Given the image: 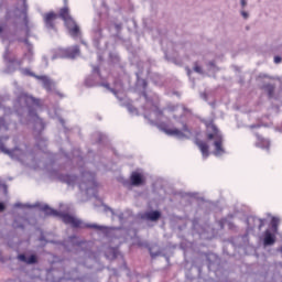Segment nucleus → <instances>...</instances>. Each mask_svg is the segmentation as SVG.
I'll use <instances>...</instances> for the list:
<instances>
[{
	"instance_id": "1",
	"label": "nucleus",
	"mask_w": 282,
	"mask_h": 282,
	"mask_svg": "<svg viewBox=\"0 0 282 282\" xmlns=\"http://www.w3.org/2000/svg\"><path fill=\"white\" fill-rule=\"evenodd\" d=\"M142 96L145 98V105L143 107L145 112L143 116L151 124H156L161 131L166 133V135H174V138H177L178 140L188 139L191 129H188L186 123L183 124L182 130L177 128H169V124L160 121L164 118V110L160 109V101H153V99L147 95V90L142 91Z\"/></svg>"
},
{
	"instance_id": "2",
	"label": "nucleus",
	"mask_w": 282,
	"mask_h": 282,
	"mask_svg": "<svg viewBox=\"0 0 282 282\" xmlns=\"http://www.w3.org/2000/svg\"><path fill=\"white\" fill-rule=\"evenodd\" d=\"M43 107L41 99L25 93L21 91L17 95L15 100L13 101V111L17 116H23L29 110V117L34 120V129L43 131L45 129V122L36 113V109Z\"/></svg>"
},
{
	"instance_id": "3",
	"label": "nucleus",
	"mask_w": 282,
	"mask_h": 282,
	"mask_svg": "<svg viewBox=\"0 0 282 282\" xmlns=\"http://www.w3.org/2000/svg\"><path fill=\"white\" fill-rule=\"evenodd\" d=\"M41 210H43V213H45V215H47V217H58L59 219H62V221L64 224H66L67 226H72V228H89V229L99 230V231L107 230V227L101 226V225L84 224L83 220H80L69 214L58 212V210L50 207V205H43L41 207Z\"/></svg>"
},
{
	"instance_id": "4",
	"label": "nucleus",
	"mask_w": 282,
	"mask_h": 282,
	"mask_svg": "<svg viewBox=\"0 0 282 282\" xmlns=\"http://www.w3.org/2000/svg\"><path fill=\"white\" fill-rule=\"evenodd\" d=\"M206 139L207 142H212V145L214 147V155H226V148H224V134L215 126L213 121L206 123Z\"/></svg>"
},
{
	"instance_id": "5",
	"label": "nucleus",
	"mask_w": 282,
	"mask_h": 282,
	"mask_svg": "<svg viewBox=\"0 0 282 282\" xmlns=\"http://www.w3.org/2000/svg\"><path fill=\"white\" fill-rule=\"evenodd\" d=\"M57 17L58 19H62V21H64V25L67 29L68 34L69 36H72V39H78V36H80V26H78L76 20L72 18V14L69 13V7H64L59 9Z\"/></svg>"
},
{
	"instance_id": "6",
	"label": "nucleus",
	"mask_w": 282,
	"mask_h": 282,
	"mask_svg": "<svg viewBox=\"0 0 282 282\" xmlns=\"http://www.w3.org/2000/svg\"><path fill=\"white\" fill-rule=\"evenodd\" d=\"M7 140H10V137H0V151L4 153V155H9L11 160H21L23 158V150L19 148V138L13 139V144L15 145L13 149L6 148Z\"/></svg>"
},
{
	"instance_id": "7",
	"label": "nucleus",
	"mask_w": 282,
	"mask_h": 282,
	"mask_svg": "<svg viewBox=\"0 0 282 282\" xmlns=\"http://www.w3.org/2000/svg\"><path fill=\"white\" fill-rule=\"evenodd\" d=\"M100 78V80H102V75L100 74V67L99 66H93V74L89 75L88 77L85 78L84 80V85L86 87H105L106 89H108V91H111V94L117 95L118 90L111 88V86L109 85V83H97L96 82V75Z\"/></svg>"
},
{
	"instance_id": "8",
	"label": "nucleus",
	"mask_w": 282,
	"mask_h": 282,
	"mask_svg": "<svg viewBox=\"0 0 282 282\" xmlns=\"http://www.w3.org/2000/svg\"><path fill=\"white\" fill-rule=\"evenodd\" d=\"M80 54V46L75 45L68 48H57L52 56V61H56V58H75Z\"/></svg>"
},
{
	"instance_id": "9",
	"label": "nucleus",
	"mask_w": 282,
	"mask_h": 282,
	"mask_svg": "<svg viewBox=\"0 0 282 282\" xmlns=\"http://www.w3.org/2000/svg\"><path fill=\"white\" fill-rule=\"evenodd\" d=\"M79 189L89 192L91 186H98L96 183V173L94 172H84L82 173V182L78 183Z\"/></svg>"
},
{
	"instance_id": "10",
	"label": "nucleus",
	"mask_w": 282,
	"mask_h": 282,
	"mask_svg": "<svg viewBox=\"0 0 282 282\" xmlns=\"http://www.w3.org/2000/svg\"><path fill=\"white\" fill-rule=\"evenodd\" d=\"M36 80H41L43 89L47 91V94H55L56 96H59V98H63V94L56 89V83L48 78L45 75L35 76Z\"/></svg>"
},
{
	"instance_id": "11",
	"label": "nucleus",
	"mask_w": 282,
	"mask_h": 282,
	"mask_svg": "<svg viewBox=\"0 0 282 282\" xmlns=\"http://www.w3.org/2000/svg\"><path fill=\"white\" fill-rule=\"evenodd\" d=\"M56 19L58 13L51 11L43 14V21L46 30H56Z\"/></svg>"
},
{
	"instance_id": "12",
	"label": "nucleus",
	"mask_w": 282,
	"mask_h": 282,
	"mask_svg": "<svg viewBox=\"0 0 282 282\" xmlns=\"http://www.w3.org/2000/svg\"><path fill=\"white\" fill-rule=\"evenodd\" d=\"M144 184V177L138 172H132L130 181H124V186H142Z\"/></svg>"
},
{
	"instance_id": "13",
	"label": "nucleus",
	"mask_w": 282,
	"mask_h": 282,
	"mask_svg": "<svg viewBox=\"0 0 282 282\" xmlns=\"http://www.w3.org/2000/svg\"><path fill=\"white\" fill-rule=\"evenodd\" d=\"M116 98H118V100L121 102V107H126L129 111V113H132L134 116H138V108H135L133 106V104L131 102V100L127 99V98H120V96H118V93L115 95Z\"/></svg>"
},
{
	"instance_id": "14",
	"label": "nucleus",
	"mask_w": 282,
	"mask_h": 282,
	"mask_svg": "<svg viewBox=\"0 0 282 282\" xmlns=\"http://www.w3.org/2000/svg\"><path fill=\"white\" fill-rule=\"evenodd\" d=\"M195 144H196V147H198L203 159L208 160V156L210 155V151H209L210 147H208V143H206V141L197 139L195 141Z\"/></svg>"
},
{
	"instance_id": "15",
	"label": "nucleus",
	"mask_w": 282,
	"mask_h": 282,
	"mask_svg": "<svg viewBox=\"0 0 282 282\" xmlns=\"http://www.w3.org/2000/svg\"><path fill=\"white\" fill-rule=\"evenodd\" d=\"M57 180L59 182H63V184H67L68 186H74V184H76V182H78V176L69 175V174H59L57 176Z\"/></svg>"
},
{
	"instance_id": "16",
	"label": "nucleus",
	"mask_w": 282,
	"mask_h": 282,
	"mask_svg": "<svg viewBox=\"0 0 282 282\" xmlns=\"http://www.w3.org/2000/svg\"><path fill=\"white\" fill-rule=\"evenodd\" d=\"M263 243L264 246H274V243H276V234H274L270 229H267L264 231Z\"/></svg>"
},
{
	"instance_id": "17",
	"label": "nucleus",
	"mask_w": 282,
	"mask_h": 282,
	"mask_svg": "<svg viewBox=\"0 0 282 282\" xmlns=\"http://www.w3.org/2000/svg\"><path fill=\"white\" fill-rule=\"evenodd\" d=\"M18 41L26 45L28 53L24 54V56L29 58V61H32V56H34V46L30 43V40L26 37L24 40L19 39Z\"/></svg>"
},
{
	"instance_id": "18",
	"label": "nucleus",
	"mask_w": 282,
	"mask_h": 282,
	"mask_svg": "<svg viewBox=\"0 0 282 282\" xmlns=\"http://www.w3.org/2000/svg\"><path fill=\"white\" fill-rule=\"evenodd\" d=\"M18 259L28 265H34V263H39V258L35 254H32L28 258L25 254L21 253L18 256Z\"/></svg>"
},
{
	"instance_id": "19",
	"label": "nucleus",
	"mask_w": 282,
	"mask_h": 282,
	"mask_svg": "<svg viewBox=\"0 0 282 282\" xmlns=\"http://www.w3.org/2000/svg\"><path fill=\"white\" fill-rule=\"evenodd\" d=\"M162 217V213L158 210L147 212L142 215V219H147L148 221H158Z\"/></svg>"
},
{
	"instance_id": "20",
	"label": "nucleus",
	"mask_w": 282,
	"mask_h": 282,
	"mask_svg": "<svg viewBox=\"0 0 282 282\" xmlns=\"http://www.w3.org/2000/svg\"><path fill=\"white\" fill-rule=\"evenodd\" d=\"M256 138L258 140L257 147H260V149H270V141L267 139H263V137L256 134Z\"/></svg>"
},
{
	"instance_id": "21",
	"label": "nucleus",
	"mask_w": 282,
	"mask_h": 282,
	"mask_svg": "<svg viewBox=\"0 0 282 282\" xmlns=\"http://www.w3.org/2000/svg\"><path fill=\"white\" fill-rule=\"evenodd\" d=\"M118 254H120V251H118L117 248L110 247L106 251V257L110 259V261H113V259H118Z\"/></svg>"
},
{
	"instance_id": "22",
	"label": "nucleus",
	"mask_w": 282,
	"mask_h": 282,
	"mask_svg": "<svg viewBox=\"0 0 282 282\" xmlns=\"http://www.w3.org/2000/svg\"><path fill=\"white\" fill-rule=\"evenodd\" d=\"M262 89H264V91H267L268 94V98H274V90L276 89V86L272 85V84H265Z\"/></svg>"
},
{
	"instance_id": "23",
	"label": "nucleus",
	"mask_w": 282,
	"mask_h": 282,
	"mask_svg": "<svg viewBox=\"0 0 282 282\" xmlns=\"http://www.w3.org/2000/svg\"><path fill=\"white\" fill-rule=\"evenodd\" d=\"M250 221H253V224H257L258 230H261V228H263L265 226V219H261L258 217H251V218H248V224H250Z\"/></svg>"
},
{
	"instance_id": "24",
	"label": "nucleus",
	"mask_w": 282,
	"mask_h": 282,
	"mask_svg": "<svg viewBox=\"0 0 282 282\" xmlns=\"http://www.w3.org/2000/svg\"><path fill=\"white\" fill-rule=\"evenodd\" d=\"M280 221H281V219H279V217L271 218V230H272V232H274V235H278V232H279Z\"/></svg>"
},
{
	"instance_id": "25",
	"label": "nucleus",
	"mask_w": 282,
	"mask_h": 282,
	"mask_svg": "<svg viewBox=\"0 0 282 282\" xmlns=\"http://www.w3.org/2000/svg\"><path fill=\"white\" fill-rule=\"evenodd\" d=\"M10 123L6 121V117H0V131H8Z\"/></svg>"
},
{
	"instance_id": "26",
	"label": "nucleus",
	"mask_w": 282,
	"mask_h": 282,
	"mask_svg": "<svg viewBox=\"0 0 282 282\" xmlns=\"http://www.w3.org/2000/svg\"><path fill=\"white\" fill-rule=\"evenodd\" d=\"M8 61L11 65H17L18 67H21V65H23V59L9 58Z\"/></svg>"
},
{
	"instance_id": "27",
	"label": "nucleus",
	"mask_w": 282,
	"mask_h": 282,
	"mask_svg": "<svg viewBox=\"0 0 282 282\" xmlns=\"http://www.w3.org/2000/svg\"><path fill=\"white\" fill-rule=\"evenodd\" d=\"M36 147L43 150V147H47V139H40L37 140Z\"/></svg>"
},
{
	"instance_id": "28",
	"label": "nucleus",
	"mask_w": 282,
	"mask_h": 282,
	"mask_svg": "<svg viewBox=\"0 0 282 282\" xmlns=\"http://www.w3.org/2000/svg\"><path fill=\"white\" fill-rule=\"evenodd\" d=\"M22 74H24V76H32L33 78H36V76H40L32 73L29 68H22Z\"/></svg>"
},
{
	"instance_id": "29",
	"label": "nucleus",
	"mask_w": 282,
	"mask_h": 282,
	"mask_svg": "<svg viewBox=\"0 0 282 282\" xmlns=\"http://www.w3.org/2000/svg\"><path fill=\"white\" fill-rule=\"evenodd\" d=\"M194 72H196V74H204L202 66H199L197 63L194 65Z\"/></svg>"
},
{
	"instance_id": "30",
	"label": "nucleus",
	"mask_w": 282,
	"mask_h": 282,
	"mask_svg": "<svg viewBox=\"0 0 282 282\" xmlns=\"http://www.w3.org/2000/svg\"><path fill=\"white\" fill-rule=\"evenodd\" d=\"M13 228H21L23 230V228H25V226L23 224H19V220H14L13 221Z\"/></svg>"
},
{
	"instance_id": "31",
	"label": "nucleus",
	"mask_w": 282,
	"mask_h": 282,
	"mask_svg": "<svg viewBox=\"0 0 282 282\" xmlns=\"http://www.w3.org/2000/svg\"><path fill=\"white\" fill-rule=\"evenodd\" d=\"M115 30L118 34L122 32V23H115Z\"/></svg>"
},
{
	"instance_id": "32",
	"label": "nucleus",
	"mask_w": 282,
	"mask_h": 282,
	"mask_svg": "<svg viewBox=\"0 0 282 282\" xmlns=\"http://www.w3.org/2000/svg\"><path fill=\"white\" fill-rule=\"evenodd\" d=\"M218 224H219L220 228L224 229V226H226V224H228V219L223 218V219H220V220L218 221Z\"/></svg>"
},
{
	"instance_id": "33",
	"label": "nucleus",
	"mask_w": 282,
	"mask_h": 282,
	"mask_svg": "<svg viewBox=\"0 0 282 282\" xmlns=\"http://www.w3.org/2000/svg\"><path fill=\"white\" fill-rule=\"evenodd\" d=\"M227 225H228L229 230H235V228H237V226H235V224L232 221L227 223Z\"/></svg>"
},
{
	"instance_id": "34",
	"label": "nucleus",
	"mask_w": 282,
	"mask_h": 282,
	"mask_svg": "<svg viewBox=\"0 0 282 282\" xmlns=\"http://www.w3.org/2000/svg\"><path fill=\"white\" fill-rule=\"evenodd\" d=\"M22 3H23V11L24 12H28V0H22Z\"/></svg>"
},
{
	"instance_id": "35",
	"label": "nucleus",
	"mask_w": 282,
	"mask_h": 282,
	"mask_svg": "<svg viewBox=\"0 0 282 282\" xmlns=\"http://www.w3.org/2000/svg\"><path fill=\"white\" fill-rule=\"evenodd\" d=\"M281 61H282L281 56H275V57H274V63H275L276 65H279V63H281Z\"/></svg>"
},
{
	"instance_id": "36",
	"label": "nucleus",
	"mask_w": 282,
	"mask_h": 282,
	"mask_svg": "<svg viewBox=\"0 0 282 282\" xmlns=\"http://www.w3.org/2000/svg\"><path fill=\"white\" fill-rule=\"evenodd\" d=\"M141 83H142L143 89H147V87H148V85H149V84L147 83V79H142Z\"/></svg>"
},
{
	"instance_id": "37",
	"label": "nucleus",
	"mask_w": 282,
	"mask_h": 282,
	"mask_svg": "<svg viewBox=\"0 0 282 282\" xmlns=\"http://www.w3.org/2000/svg\"><path fill=\"white\" fill-rule=\"evenodd\" d=\"M6 210V205L3 203H0V213H3Z\"/></svg>"
},
{
	"instance_id": "38",
	"label": "nucleus",
	"mask_w": 282,
	"mask_h": 282,
	"mask_svg": "<svg viewBox=\"0 0 282 282\" xmlns=\"http://www.w3.org/2000/svg\"><path fill=\"white\" fill-rule=\"evenodd\" d=\"M87 243V241H79L76 243V246L80 247V246H85Z\"/></svg>"
},
{
	"instance_id": "39",
	"label": "nucleus",
	"mask_w": 282,
	"mask_h": 282,
	"mask_svg": "<svg viewBox=\"0 0 282 282\" xmlns=\"http://www.w3.org/2000/svg\"><path fill=\"white\" fill-rule=\"evenodd\" d=\"M241 14H242L243 19H248V12L241 11Z\"/></svg>"
},
{
	"instance_id": "40",
	"label": "nucleus",
	"mask_w": 282,
	"mask_h": 282,
	"mask_svg": "<svg viewBox=\"0 0 282 282\" xmlns=\"http://www.w3.org/2000/svg\"><path fill=\"white\" fill-rule=\"evenodd\" d=\"M240 3H241V7H242V8H246V6H247L246 0H241Z\"/></svg>"
},
{
	"instance_id": "41",
	"label": "nucleus",
	"mask_w": 282,
	"mask_h": 282,
	"mask_svg": "<svg viewBox=\"0 0 282 282\" xmlns=\"http://www.w3.org/2000/svg\"><path fill=\"white\" fill-rule=\"evenodd\" d=\"M96 33L99 34V36H102V29H98Z\"/></svg>"
},
{
	"instance_id": "42",
	"label": "nucleus",
	"mask_w": 282,
	"mask_h": 282,
	"mask_svg": "<svg viewBox=\"0 0 282 282\" xmlns=\"http://www.w3.org/2000/svg\"><path fill=\"white\" fill-rule=\"evenodd\" d=\"M23 205L21 203L15 204V208H22Z\"/></svg>"
},
{
	"instance_id": "43",
	"label": "nucleus",
	"mask_w": 282,
	"mask_h": 282,
	"mask_svg": "<svg viewBox=\"0 0 282 282\" xmlns=\"http://www.w3.org/2000/svg\"><path fill=\"white\" fill-rule=\"evenodd\" d=\"M152 259H155V257H158V253H153V252H150Z\"/></svg>"
},
{
	"instance_id": "44",
	"label": "nucleus",
	"mask_w": 282,
	"mask_h": 282,
	"mask_svg": "<svg viewBox=\"0 0 282 282\" xmlns=\"http://www.w3.org/2000/svg\"><path fill=\"white\" fill-rule=\"evenodd\" d=\"M102 138H104V135L99 134V142H102Z\"/></svg>"
},
{
	"instance_id": "45",
	"label": "nucleus",
	"mask_w": 282,
	"mask_h": 282,
	"mask_svg": "<svg viewBox=\"0 0 282 282\" xmlns=\"http://www.w3.org/2000/svg\"><path fill=\"white\" fill-rule=\"evenodd\" d=\"M3 33V26L0 25V34Z\"/></svg>"
},
{
	"instance_id": "46",
	"label": "nucleus",
	"mask_w": 282,
	"mask_h": 282,
	"mask_svg": "<svg viewBox=\"0 0 282 282\" xmlns=\"http://www.w3.org/2000/svg\"><path fill=\"white\" fill-rule=\"evenodd\" d=\"M278 252H281V253H282V247H280V248L278 249Z\"/></svg>"
},
{
	"instance_id": "47",
	"label": "nucleus",
	"mask_w": 282,
	"mask_h": 282,
	"mask_svg": "<svg viewBox=\"0 0 282 282\" xmlns=\"http://www.w3.org/2000/svg\"><path fill=\"white\" fill-rule=\"evenodd\" d=\"M108 210H110V213H113V209H111L110 207H108Z\"/></svg>"
},
{
	"instance_id": "48",
	"label": "nucleus",
	"mask_w": 282,
	"mask_h": 282,
	"mask_svg": "<svg viewBox=\"0 0 282 282\" xmlns=\"http://www.w3.org/2000/svg\"><path fill=\"white\" fill-rule=\"evenodd\" d=\"M4 61H8V55H4Z\"/></svg>"
},
{
	"instance_id": "49",
	"label": "nucleus",
	"mask_w": 282,
	"mask_h": 282,
	"mask_svg": "<svg viewBox=\"0 0 282 282\" xmlns=\"http://www.w3.org/2000/svg\"><path fill=\"white\" fill-rule=\"evenodd\" d=\"M61 122H62V124H65V121L63 119H61Z\"/></svg>"
},
{
	"instance_id": "50",
	"label": "nucleus",
	"mask_w": 282,
	"mask_h": 282,
	"mask_svg": "<svg viewBox=\"0 0 282 282\" xmlns=\"http://www.w3.org/2000/svg\"><path fill=\"white\" fill-rule=\"evenodd\" d=\"M257 126H250V129H254Z\"/></svg>"
},
{
	"instance_id": "51",
	"label": "nucleus",
	"mask_w": 282,
	"mask_h": 282,
	"mask_svg": "<svg viewBox=\"0 0 282 282\" xmlns=\"http://www.w3.org/2000/svg\"><path fill=\"white\" fill-rule=\"evenodd\" d=\"M171 109V111H175V108H170Z\"/></svg>"
},
{
	"instance_id": "52",
	"label": "nucleus",
	"mask_w": 282,
	"mask_h": 282,
	"mask_svg": "<svg viewBox=\"0 0 282 282\" xmlns=\"http://www.w3.org/2000/svg\"><path fill=\"white\" fill-rule=\"evenodd\" d=\"M3 99L2 98H0V107H1V101H2Z\"/></svg>"
},
{
	"instance_id": "53",
	"label": "nucleus",
	"mask_w": 282,
	"mask_h": 282,
	"mask_svg": "<svg viewBox=\"0 0 282 282\" xmlns=\"http://www.w3.org/2000/svg\"><path fill=\"white\" fill-rule=\"evenodd\" d=\"M70 239H76V237L73 236V237H70Z\"/></svg>"
},
{
	"instance_id": "54",
	"label": "nucleus",
	"mask_w": 282,
	"mask_h": 282,
	"mask_svg": "<svg viewBox=\"0 0 282 282\" xmlns=\"http://www.w3.org/2000/svg\"><path fill=\"white\" fill-rule=\"evenodd\" d=\"M256 226H257V225H254V226H253V227H251V228H256Z\"/></svg>"
}]
</instances>
